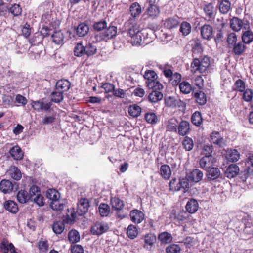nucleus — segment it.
I'll use <instances>...</instances> for the list:
<instances>
[{
    "instance_id": "nucleus-36",
    "label": "nucleus",
    "mask_w": 253,
    "mask_h": 253,
    "mask_svg": "<svg viewBox=\"0 0 253 253\" xmlns=\"http://www.w3.org/2000/svg\"><path fill=\"white\" fill-rule=\"evenodd\" d=\"M111 204L112 208L117 211H121L124 205L123 201L116 197L111 199Z\"/></svg>"
},
{
    "instance_id": "nucleus-31",
    "label": "nucleus",
    "mask_w": 253,
    "mask_h": 253,
    "mask_svg": "<svg viewBox=\"0 0 253 253\" xmlns=\"http://www.w3.org/2000/svg\"><path fill=\"white\" fill-rule=\"evenodd\" d=\"M178 24V17H171L165 20L164 25L167 28L171 29L177 27Z\"/></svg>"
},
{
    "instance_id": "nucleus-24",
    "label": "nucleus",
    "mask_w": 253,
    "mask_h": 253,
    "mask_svg": "<svg viewBox=\"0 0 253 253\" xmlns=\"http://www.w3.org/2000/svg\"><path fill=\"white\" fill-rule=\"evenodd\" d=\"M4 207L7 211L13 213H15L18 211V205L13 201L8 200L5 201Z\"/></svg>"
},
{
    "instance_id": "nucleus-27",
    "label": "nucleus",
    "mask_w": 253,
    "mask_h": 253,
    "mask_svg": "<svg viewBox=\"0 0 253 253\" xmlns=\"http://www.w3.org/2000/svg\"><path fill=\"white\" fill-rule=\"evenodd\" d=\"M89 31V27L85 23H81L76 28V33L80 37L85 36Z\"/></svg>"
},
{
    "instance_id": "nucleus-39",
    "label": "nucleus",
    "mask_w": 253,
    "mask_h": 253,
    "mask_svg": "<svg viewBox=\"0 0 253 253\" xmlns=\"http://www.w3.org/2000/svg\"><path fill=\"white\" fill-rule=\"evenodd\" d=\"M180 31L184 36L189 35L191 31V24L186 21L182 22L180 26Z\"/></svg>"
},
{
    "instance_id": "nucleus-9",
    "label": "nucleus",
    "mask_w": 253,
    "mask_h": 253,
    "mask_svg": "<svg viewBox=\"0 0 253 253\" xmlns=\"http://www.w3.org/2000/svg\"><path fill=\"white\" fill-rule=\"evenodd\" d=\"M89 207V203L87 199L81 198L78 202L77 212L80 215L86 213Z\"/></svg>"
},
{
    "instance_id": "nucleus-64",
    "label": "nucleus",
    "mask_w": 253,
    "mask_h": 253,
    "mask_svg": "<svg viewBox=\"0 0 253 253\" xmlns=\"http://www.w3.org/2000/svg\"><path fill=\"white\" fill-rule=\"evenodd\" d=\"M234 87V90L243 92L245 89V83L243 81L238 79L235 83Z\"/></svg>"
},
{
    "instance_id": "nucleus-42",
    "label": "nucleus",
    "mask_w": 253,
    "mask_h": 253,
    "mask_svg": "<svg viewBox=\"0 0 253 253\" xmlns=\"http://www.w3.org/2000/svg\"><path fill=\"white\" fill-rule=\"evenodd\" d=\"M46 197L51 202L60 198V194L59 192L54 189H48L46 192Z\"/></svg>"
},
{
    "instance_id": "nucleus-28",
    "label": "nucleus",
    "mask_w": 253,
    "mask_h": 253,
    "mask_svg": "<svg viewBox=\"0 0 253 253\" xmlns=\"http://www.w3.org/2000/svg\"><path fill=\"white\" fill-rule=\"evenodd\" d=\"M226 158L231 162H236L240 158V154L236 149L228 150L226 153Z\"/></svg>"
},
{
    "instance_id": "nucleus-47",
    "label": "nucleus",
    "mask_w": 253,
    "mask_h": 253,
    "mask_svg": "<svg viewBox=\"0 0 253 253\" xmlns=\"http://www.w3.org/2000/svg\"><path fill=\"white\" fill-rule=\"evenodd\" d=\"M130 11L133 17H136L141 13V8L138 3H133L130 7Z\"/></svg>"
},
{
    "instance_id": "nucleus-38",
    "label": "nucleus",
    "mask_w": 253,
    "mask_h": 253,
    "mask_svg": "<svg viewBox=\"0 0 253 253\" xmlns=\"http://www.w3.org/2000/svg\"><path fill=\"white\" fill-rule=\"evenodd\" d=\"M98 211L102 217L107 216L110 212V207L107 204L101 203L98 207Z\"/></svg>"
},
{
    "instance_id": "nucleus-20",
    "label": "nucleus",
    "mask_w": 253,
    "mask_h": 253,
    "mask_svg": "<svg viewBox=\"0 0 253 253\" xmlns=\"http://www.w3.org/2000/svg\"><path fill=\"white\" fill-rule=\"evenodd\" d=\"M220 175V170L217 168L212 167L210 168L207 173V177L208 180H214Z\"/></svg>"
},
{
    "instance_id": "nucleus-10",
    "label": "nucleus",
    "mask_w": 253,
    "mask_h": 253,
    "mask_svg": "<svg viewBox=\"0 0 253 253\" xmlns=\"http://www.w3.org/2000/svg\"><path fill=\"white\" fill-rule=\"evenodd\" d=\"M0 251L2 253H17L12 243L3 240L0 244Z\"/></svg>"
},
{
    "instance_id": "nucleus-23",
    "label": "nucleus",
    "mask_w": 253,
    "mask_h": 253,
    "mask_svg": "<svg viewBox=\"0 0 253 253\" xmlns=\"http://www.w3.org/2000/svg\"><path fill=\"white\" fill-rule=\"evenodd\" d=\"M203 177V172L198 169H195L190 173L189 179L191 181L198 182L202 180Z\"/></svg>"
},
{
    "instance_id": "nucleus-61",
    "label": "nucleus",
    "mask_w": 253,
    "mask_h": 253,
    "mask_svg": "<svg viewBox=\"0 0 253 253\" xmlns=\"http://www.w3.org/2000/svg\"><path fill=\"white\" fill-rule=\"evenodd\" d=\"M182 78L181 74L178 73H175L172 75L170 79V81L173 85H177L180 83Z\"/></svg>"
},
{
    "instance_id": "nucleus-21",
    "label": "nucleus",
    "mask_w": 253,
    "mask_h": 253,
    "mask_svg": "<svg viewBox=\"0 0 253 253\" xmlns=\"http://www.w3.org/2000/svg\"><path fill=\"white\" fill-rule=\"evenodd\" d=\"M70 86V83L67 80H61L56 84V90L60 91L62 93L67 91Z\"/></svg>"
},
{
    "instance_id": "nucleus-33",
    "label": "nucleus",
    "mask_w": 253,
    "mask_h": 253,
    "mask_svg": "<svg viewBox=\"0 0 253 253\" xmlns=\"http://www.w3.org/2000/svg\"><path fill=\"white\" fill-rule=\"evenodd\" d=\"M177 120L175 118L169 119L167 123V130L172 132H176L177 129Z\"/></svg>"
},
{
    "instance_id": "nucleus-43",
    "label": "nucleus",
    "mask_w": 253,
    "mask_h": 253,
    "mask_svg": "<svg viewBox=\"0 0 253 253\" xmlns=\"http://www.w3.org/2000/svg\"><path fill=\"white\" fill-rule=\"evenodd\" d=\"M158 239L162 243L168 244L172 241V237L171 234L167 232H163L159 235Z\"/></svg>"
},
{
    "instance_id": "nucleus-50",
    "label": "nucleus",
    "mask_w": 253,
    "mask_h": 253,
    "mask_svg": "<svg viewBox=\"0 0 253 253\" xmlns=\"http://www.w3.org/2000/svg\"><path fill=\"white\" fill-rule=\"evenodd\" d=\"M192 123L197 126H199L202 123L201 114L200 112H194L191 117Z\"/></svg>"
},
{
    "instance_id": "nucleus-19",
    "label": "nucleus",
    "mask_w": 253,
    "mask_h": 253,
    "mask_svg": "<svg viewBox=\"0 0 253 253\" xmlns=\"http://www.w3.org/2000/svg\"><path fill=\"white\" fill-rule=\"evenodd\" d=\"M239 172V168L236 164L230 165L226 169L225 174L229 178L235 177Z\"/></svg>"
},
{
    "instance_id": "nucleus-35",
    "label": "nucleus",
    "mask_w": 253,
    "mask_h": 253,
    "mask_svg": "<svg viewBox=\"0 0 253 253\" xmlns=\"http://www.w3.org/2000/svg\"><path fill=\"white\" fill-rule=\"evenodd\" d=\"M128 111L131 116L137 117L141 114V108L137 104H133L129 107Z\"/></svg>"
},
{
    "instance_id": "nucleus-12",
    "label": "nucleus",
    "mask_w": 253,
    "mask_h": 253,
    "mask_svg": "<svg viewBox=\"0 0 253 253\" xmlns=\"http://www.w3.org/2000/svg\"><path fill=\"white\" fill-rule=\"evenodd\" d=\"M144 244L143 247L150 250L156 242V237L153 233H148L143 237Z\"/></svg>"
},
{
    "instance_id": "nucleus-49",
    "label": "nucleus",
    "mask_w": 253,
    "mask_h": 253,
    "mask_svg": "<svg viewBox=\"0 0 253 253\" xmlns=\"http://www.w3.org/2000/svg\"><path fill=\"white\" fill-rule=\"evenodd\" d=\"M159 8L156 5L149 6L147 9V14L151 18H154L159 14Z\"/></svg>"
},
{
    "instance_id": "nucleus-46",
    "label": "nucleus",
    "mask_w": 253,
    "mask_h": 253,
    "mask_svg": "<svg viewBox=\"0 0 253 253\" xmlns=\"http://www.w3.org/2000/svg\"><path fill=\"white\" fill-rule=\"evenodd\" d=\"M204 11L206 16L209 18H212L214 16V8L212 4L208 3L204 7Z\"/></svg>"
},
{
    "instance_id": "nucleus-59",
    "label": "nucleus",
    "mask_w": 253,
    "mask_h": 253,
    "mask_svg": "<svg viewBox=\"0 0 253 253\" xmlns=\"http://www.w3.org/2000/svg\"><path fill=\"white\" fill-rule=\"evenodd\" d=\"M84 47L81 43H78L74 48V54L76 56H82L85 54Z\"/></svg>"
},
{
    "instance_id": "nucleus-29",
    "label": "nucleus",
    "mask_w": 253,
    "mask_h": 253,
    "mask_svg": "<svg viewBox=\"0 0 253 253\" xmlns=\"http://www.w3.org/2000/svg\"><path fill=\"white\" fill-rule=\"evenodd\" d=\"M148 87L152 91H161L163 88V84L157 79L154 81L146 82Z\"/></svg>"
},
{
    "instance_id": "nucleus-2",
    "label": "nucleus",
    "mask_w": 253,
    "mask_h": 253,
    "mask_svg": "<svg viewBox=\"0 0 253 253\" xmlns=\"http://www.w3.org/2000/svg\"><path fill=\"white\" fill-rule=\"evenodd\" d=\"M126 25L129 27L128 29V34L131 38L132 42L134 44L140 43L142 39L139 25L132 20H128L126 22Z\"/></svg>"
},
{
    "instance_id": "nucleus-6",
    "label": "nucleus",
    "mask_w": 253,
    "mask_h": 253,
    "mask_svg": "<svg viewBox=\"0 0 253 253\" xmlns=\"http://www.w3.org/2000/svg\"><path fill=\"white\" fill-rule=\"evenodd\" d=\"M165 103L166 106L174 108L181 106L183 102L177 97L169 96L165 98Z\"/></svg>"
},
{
    "instance_id": "nucleus-37",
    "label": "nucleus",
    "mask_w": 253,
    "mask_h": 253,
    "mask_svg": "<svg viewBox=\"0 0 253 253\" xmlns=\"http://www.w3.org/2000/svg\"><path fill=\"white\" fill-rule=\"evenodd\" d=\"M51 38L53 42L56 44L62 43L64 36L63 34L60 31H55L52 35Z\"/></svg>"
},
{
    "instance_id": "nucleus-25",
    "label": "nucleus",
    "mask_w": 253,
    "mask_h": 253,
    "mask_svg": "<svg viewBox=\"0 0 253 253\" xmlns=\"http://www.w3.org/2000/svg\"><path fill=\"white\" fill-rule=\"evenodd\" d=\"M163 94L161 91H152L149 94V100L152 103H157L162 99Z\"/></svg>"
},
{
    "instance_id": "nucleus-62",
    "label": "nucleus",
    "mask_w": 253,
    "mask_h": 253,
    "mask_svg": "<svg viewBox=\"0 0 253 253\" xmlns=\"http://www.w3.org/2000/svg\"><path fill=\"white\" fill-rule=\"evenodd\" d=\"M9 11L13 16H17L21 14L22 9L19 5L14 4L9 8Z\"/></svg>"
},
{
    "instance_id": "nucleus-34",
    "label": "nucleus",
    "mask_w": 253,
    "mask_h": 253,
    "mask_svg": "<svg viewBox=\"0 0 253 253\" xmlns=\"http://www.w3.org/2000/svg\"><path fill=\"white\" fill-rule=\"evenodd\" d=\"M194 97L196 102L200 105H203L207 102V97L205 94L201 91L194 93Z\"/></svg>"
},
{
    "instance_id": "nucleus-57",
    "label": "nucleus",
    "mask_w": 253,
    "mask_h": 253,
    "mask_svg": "<svg viewBox=\"0 0 253 253\" xmlns=\"http://www.w3.org/2000/svg\"><path fill=\"white\" fill-rule=\"evenodd\" d=\"M182 144L185 150L187 151H190L192 150L194 146L193 140L187 136L184 138Z\"/></svg>"
},
{
    "instance_id": "nucleus-26",
    "label": "nucleus",
    "mask_w": 253,
    "mask_h": 253,
    "mask_svg": "<svg viewBox=\"0 0 253 253\" xmlns=\"http://www.w3.org/2000/svg\"><path fill=\"white\" fill-rule=\"evenodd\" d=\"M160 173L162 177L165 179H169L171 175V170L168 165H163L160 167Z\"/></svg>"
},
{
    "instance_id": "nucleus-14",
    "label": "nucleus",
    "mask_w": 253,
    "mask_h": 253,
    "mask_svg": "<svg viewBox=\"0 0 253 253\" xmlns=\"http://www.w3.org/2000/svg\"><path fill=\"white\" fill-rule=\"evenodd\" d=\"M190 124L187 121H181L178 125V133L181 136H185L188 134L190 131Z\"/></svg>"
},
{
    "instance_id": "nucleus-13",
    "label": "nucleus",
    "mask_w": 253,
    "mask_h": 253,
    "mask_svg": "<svg viewBox=\"0 0 253 253\" xmlns=\"http://www.w3.org/2000/svg\"><path fill=\"white\" fill-rule=\"evenodd\" d=\"M130 220L134 223H141L144 218V214L139 210H133L130 212Z\"/></svg>"
},
{
    "instance_id": "nucleus-41",
    "label": "nucleus",
    "mask_w": 253,
    "mask_h": 253,
    "mask_svg": "<svg viewBox=\"0 0 253 253\" xmlns=\"http://www.w3.org/2000/svg\"><path fill=\"white\" fill-rule=\"evenodd\" d=\"M17 199L20 203L23 204L26 203L30 200V197L26 191L21 190L18 192Z\"/></svg>"
},
{
    "instance_id": "nucleus-53",
    "label": "nucleus",
    "mask_w": 253,
    "mask_h": 253,
    "mask_svg": "<svg viewBox=\"0 0 253 253\" xmlns=\"http://www.w3.org/2000/svg\"><path fill=\"white\" fill-rule=\"evenodd\" d=\"M64 225L61 221L55 222L52 226L53 232L57 234H60L63 232L64 230Z\"/></svg>"
},
{
    "instance_id": "nucleus-63",
    "label": "nucleus",
    "mask_w": 253,
    "mask_h": 253,
    "mask_svg": "<svg viewBox=\"0 0 253 253\" xmlns=\"http://www.w3.org/2000/svg\"><path fill=\"white\" fill-rule=\"evenodd\" d=\"M180 247L176 244H171L166 249L167 253H180Z\"/></svg>"
},
{
    "instance_id": "nucleus-8",
    "label": "nucleus",
    "mask_w": 253,
    "mask_h": 253,
    "mask_svg": "<svg viewBox=\"0 0 253 253\" xmlns=\"http://www.w3.org/2000/svg\"><path fill=\"white\" fill-rule=\"evenodd\" d=\"M210 138L211 143L218 145L220 147H223L226 145L225 140L218 132H212L210 135Z\"/></svg>"
},
{
    "instance_id": "nucleus-45",
    "label": "nucleus",
    "mask_w": 253,
    "mask_h": 253,
    "mask_svg": "<svg viewBox=\"0 0 253 253\" xmlns=\"http://www.w3.org/2000/svg\"><path fill=\"white\" fill-rule=\"evenodd\" d=\"M50 206L54 211H60L64 208V204L60 198L50 202Z\"/></svg>"
},
{
    "instance_id": "nucleus-55",
    "label": "nucleus",
    "mask_w": 253,
    "mask_h": 253,
    "mask_svg": "<svg viewBox=\"0 0 253 253\" xmlns=\"http://www.w3.org/2000/svg\"><path fill=\"white\" fill-rule=\"evenodd\" d=\"M179 179L173 178L169 183V189L173 191H177L180 190Z\"/></svg>"
},
{
    "instance_id": "nucleus-11",
    "label": "nucleus",
    "mask_w": 253,
    "mask_h": 253,
    "mask_svg": "<svg viewBox=\"0 0 253 253\" xmlns=\"http://www.w3.org/2000/svg\"><path fill=\"white\" fill-rule=\"evenodd\" d=\"M32 107L35 110L40 111L41 110H48L51 104L50 102H44L42 100L32 101L31 102Z\"/></svg>"
},
{
    "instance_id": "nucleus-18",
    "label": "nucleus",
    "mask_w": 253,
    "mask_h": 253,
    "mask_svg": "<svg viewBox=\"0 0 253 253\" xmlns=\"http://www.w3.org/2000/svg\"><path fill=\"white\" fill-rule=\"evenodd\" d=\"M185 208L186 211L189 213H194L199 208V204L197 200L191 199L187 202Z\"/></svg>"
},
{
    "instance_id": "nucleus-52",
    "label": "nucleus",
    "mask_w": 253,
    "mask_h": 253,
    "mask_svg": "<svg viewBox=\"0 0 253 253\" xmlns=\"http://www.w3.org/2000/svg\"><path fill=\"white\" fill-rule=\"evenodd\" d=\"M233 52L236 55H241L245 50L246 46L244 43L242 42H239L237 43H235L233 45Z\"/></svg>"
},
{
    "instance_id": "nucleus-51",
    "label": "nucleus",
    "mask_w": 253,
    "mask_h": 253,
    "mask_svg": "<svg viewBox=\"0 0 253 253\" xmlns=\"http://www.w3.org/2000/svg\"><path fill=\"white\" fill-rule=\"evenodd\" d=\"M63 99V93L60 91L56 90L51 95V100L55 103H59Z\"/></svg>"
},
{
    "instance_id": "nucleus-5",
    "label": "nucleus",
    "mask_w": 253,
    "mask_h": 253,
    "mask_svg": "<svg viewBox=\"0 0 253 253\" xmlns=\"http://www.w3.org/2000/svg\"><path fill=\"white\" fill-rule=\"evenodd\" d=\"M109 229V226L105 222H97L91 228V232L93 235H100Z\"/></svg>"
},
{
    "instance_id": "nucleus-30",
    "label": "nucleus",
    "mask_w": 253,
    "mask_h": 253,
    "mask_svg": "<svg viewBox=\"0 0 253 253\" xmlns=\"http://www.w3.org/2000/svg\"><path fill=\"white\" fill-rule=\"evenodd\" d=\"M242 41L244 44H249L253 41V32L251 30H246L242 35Z\"/></svg>"
},
{
    "instance_id": "nucleus-15",
    "label": "nucleus",
    "mask_w": 253,
    "mask_h": 253,
    "mask_svg": "<svg viewBox=\"0 0 253 253\" xmlns=\"http://www.w3.org/2000/svg\"><path fill=\"white\" fill-rule=\"evenodd\" d=\"M7 174L12 179L18 181L22 177V173L20 170L15 166H11L7 171Z\"/></svg>"
},
{
    "instance_id": "nucleus-54",
    "label": "nucleus",
    "mask_w": 253,
    "mask_h": 253,
    "mask_svg": "<svg viewBox=\"0 0 253 253\" xmlns=\"http://www.w3.org/2000/svg\"><path fill=\"white\" fill-rule=\"evenodd\" d=\"M144 77L147 80L146 82H149L157 79L158 76L154 71L147 70L145 72Z\"/></svg>"
},
{
    "instance_id": "nucleus-22",
    "label": "nucleus",
    "mask_w": 253,
    "mask_h": 253,
    "mask_svg": "<svg viewBox=\"0 0 253 253\" xmlns=\"http://www.w3.org/2000/svg\"><path fill=\"white\" fill-rule=\"evenodd\" d=\"M9 153L14 160H21L23 157V152L21 148L17 145L13 147L10 150Z\"/></svg>"
},
{
    "instance_id": "nucleus-4",
    "label": "nucleus",
    "mask_w": 253,
    "mask_h": 253,
    "mask_svg": "<svg viewBox=\"0 0 253 253\" xmlns=\"http://www.w3.org/2000/svg\"><path fill=\"white\" fill-rule=\"evenodd\" d=\"M117 28L115 26H109L104 32H101L96 35L97 40L99 41L104 40L107 41L108 39L113 38L116 35Z\"/></svg>"
},
{
    "instance_id": "nucleus-1",
    "label": "nucleus",
    "mask_w": 253,
    "mask_h": 253,
    "mask_svg": "<svg viewBox=\"0 0 253 253\" xmlns=\"http://www.w3.org/2000/svg\"><path fill=\"white\" fill-rule=\"evenodd\" d=\"M210 64V58L207 56L199 59L195 58L191 64V72L193 73H206L209 69Z\"/></svg>"
},
{
    "instance_id": "nucleus-32",
    "label": "nucleus",
    "mask_w": 253,
    "mask_h": 253,
    "mask_svg": "<svg viewBox=\"0 0 253 253\" xmlns=\"http://www.w3.org/2000/svg\"><path fill=\"white\" fill-rule=\"evenodd\" d=\"M180 92L183 94H187L191 92L192 87L190 83L186 81H183L179 84Z\"/></svg>"
},
{
    "instance_id": "nucleus-17",
    "label": "nucleus",
    "mask_w": 253,
    "mask_h": 253,
    "mask_svg": "<svg viewBox=\"0 0 253 253\" xmlns=\"http://www.w3.org/2000/svg\"><path fill=\"white\" fill-rule=\"evenodd\" d=\"M213 29L208 24L204 25L201 28V34L204 39L209 40L212 37Z\"/></svg>"
},
{
    "instance_id": "nucleus-44",
    "label": "nucleus",
    "mask_w": 253,
    "mask_h": 253,
    "mask_svg": "<svg viewBox=\"0 0 253 253\" xmlns=\"http://www.w3.org/2000/svg\"><path fill=\"white\" fill-rule=\"evenodd\" d=\"M231 8V3L228 0H223L219 4V11L221 13L223 14L227 13Z\"/></svg>"
},
{
    "instance_id": "nucleus-56",
    "label": "nucleus",
    "mask_w": 253,
    "mask_h": 253,
    "mask_svg": "<svg viewBox=\"0 0 253 253\" xmlns=\"http://www.w3.org/2000/svg\"><path fill=\"white\" fill-rule=\"evenodd\" d=\"M84 49L85 54L88 56L94 55L97 51L96 47L92 43H88L86 45V46L84 47Z\"/></svg>"
},
{
    "instance_id": "nucleus-3",
    "label": "nucleus",
    "mask_w": 253,
    "mask_h": 253,
    "mask_svg": "<svg viewBox=\"0 0 253 253\" xmlns=\"http://www.w3.org/2000/svg\"><path fill=\"white\" fill-rule=\"evenodd\" d=\"M230 27L236 32L240 31L242 29H247L249 28V22L247 20H242L238 17H234L230 20Z\"/></svg>"
},
{
    "instance_id": "nucleus-7",
    "label": "nucleus",
    "mask_w": 253,
    "mask_h": 253,
    "mask_svg": "<svg viewBox=\"0 0 253 253\" xmlns=\"http://www.w3.org/2000/svg\"><path fill=\"white\" fill-rule=\"evenodd\" d=\"M216 162V159L212 156H206L200 160V167L203 169H210Z\"/></svg>"
},
{
    "instance_id": "nucleus-48",
    "label": "nucleus",
    "mask_w": 253,
    "mask_h": 253,
    "mask_svg": "<svg viewBox=\"0 0 253 253\" xmlns=\"http://www.w3.org/2000/svg\"><path fill=\"white\" fill-rule=\"evenodd\" d=\"M138 233V230L135 226L131 224L128 226L126 234L129 238L131 239L135 238Z\"/></svg>"
},
{
    "instance_id": "nucleus-58",
    "label": "nucleus",
    "mask_w": 253,
    "mask_h": 253,
    "mask_svg": "<svg viewBox=\"0 0 253 253\" xmlns=\"http://www.w3.org/2000/svg\"><path fill=\"white\" fill-rule=\"evenodd\" d=\"M145 119L146 122L151 124L157 123L158 119L156 114L154 113H147L145 115Z\"/></svg>"
},
{
    "instance_id": "nucleus-60",
    "label": "nucleus",
    "mask_w": 253,
    "mask_h": 253,
    "mask_svg": "<svg viewBox=\"0 0 253 253\" xmlns=\"http://www.w3.org/2000/svg\"><path fill=\"white\" fill-rule=\"evenodd\" d=\"M40 194L41 192L39 188L35 185H33L30 189L29 194L28 195L30 197V199L32 201L36 196L40 195Z\"/></svg>"
},
{
    "instance_id": "nucleus-40",
    "label": "nucleus",
    "mask_w": 253,
    "mask_h": 253,
    "mask_svg": "<svg viewBox=\"0 0 253 253\" xmlns=\"http://www.w3.org/2000/svg\"><path fill=\"white\" fill-rule=\"evenodd\" d=\"M68 240L72 244L78 242L80 240L79 233L74 229L71 230L68 234Z\"/></svg>"
},
{
    "instance_id": "nucleus-16",
    "label": "nucleus",
    "mask_w": 253,
    "mask_h": 253,
    "mask_svg": "<svg viewBox=\"0 0 253 253\" xmlns=\"http://www.w3.org/2000/svg\"><path fill=\"white\" fill-rule=\"evenodd\" d=\"M13 189V185L9 180L3 179L0 182V190L4 194L10 193Z\"/></svg>"
}]
</instances>
